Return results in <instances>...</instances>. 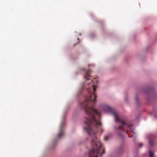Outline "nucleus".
<instances>
[{
	"instance_id": "1",
	"label": "nucleus",
	"mask_w": 157,
	"mask_h": 157,
	"mask_svg": "<svg viewBox=\"0 0 157 157\" xmlns=\"http://www.w3.org/2000/svg\"><path fill=\"white\" fill-rule=\"evenodd\" d=\"M95 102H82L80 106L85 109V117L83 121L85 123L84 129L90 136L92 137L91 145L92 149L90 151V157H98L102 147L101 143L96 137L95 129L101 125L100 119V113L95 109L94 106Z\"/></svg>"
},
{
	"instance_id": "2",
	"label": "nucleus",
	"mask_w": 157,
	"mask_h": 157,
	"mask_svg": "<svg viewBox=\"0 0 157 157\" xmlns=\"http://www.w3.org/2000/svg\"><path fill=\"white\" fill-rule=\"evenodd\" d=\"M105 109L106 111L109 112L112 114L116 122L121 123L122 125L124 127L121 126H119L118 128L116 127H115V129L117 131H118V130L121 131H123L125 127H127L128 129H129L130 127L129 125L118 117L116 112L113 109L110 107L108 106H105Z\"/></svg>"
},
{
	"instance_id": "3",
	"label": "nucleus",
	"mask_w": 157,
	"mask_h": 157,
	"mask_svg": "<svg viewBox=\"0 0 157 157\" xmlns=\"http://www.w3.org/2000/svg\"><path fill=\"white\" fill-rule=\"evenodd\" d=\"M64 125V124L63 123L61 125L58 134L57 136V138L59 139L62 137L64 135V131L63 130V126Z\"/></svg>"
},
{
	"instance_id": "4",
	"label": "nucleus",
	"mask_w": 157,
	"mask_h": 157,
	"mask_svg": "<svg viewBox=\"0 0 157 157\" xmlns=\"http://www.w3.org/2000/svg\"><path fill=\"white\" fill-rule=\"evenodd\" d=\"M91 73V71L90 70H89L86 71V74L84 75V78L86 79L87 80H88L91 79V76L90 75V74Z\"/></svg>"
},
{
	"instance_id": "5",
	"label": "nucleus",
	"mask_w": 157,
	"mask_h": 157,
	"mask_svg": "<svg viewBox=\"0 0 157 157\" xmlns=\"http://www.w3.org/2000/svg\"><path fill=\"white\" fill-rule=\"evenodd\" d=\"M150 157H153L154 155V153L151 151H150L149 153Z\"/></svg>"
},
{
	"instance_id": "6",
	"label": "nucleus",
	"mask_w": 157,
	"mask_h": 157,
	"mask_svg": "<svg viewBox=\"0 0 157 157\" xmlns=\"http://www.w3.org/2000/svg\"><path fill=\"white\" fill-rule=\"evenodd\" d=\"M149 143L151 145H152L153 143V140L151 139L149 140Z\"/></svg>"
},
{
	"instance_id": "7",
	"label": "nucleus",
	"mask_w": 157,
	"mask_h": 157,
	"mask_svg": "<svg viewBox=\"0 0 157 157\" xmlns=\"http://www.w3.org/2000/svg\"><path fill=\"white\" fill-rule=\"evenodd\" d=\"M109 138V137L108 136H105L104 137V140L105 141L107 140Z\"/></svg>"
},
{
	"instance_id": "8",
	"label": "nucleus",
	"mask_w": 157,
	"mask_h": 157,
	"mask_svg": "<svg viewBox=\"0 0 157 157\" xmlns=\"http://www.w3.org/2000/svg\"><path fill=\"white\" fill-rule=\"evenodd\" d=\"M142 145H143V144H142V143H140V145H139V146L140 147H141L142 146Z\"/></svg>"
},
{
	"instance_id": "9",
	"label": "nucleus",
	"mask_w": 157,
	"mask_h": 157,
	"mask_svg": "<svg viewBox=\"0 0 157 157\" xmlns=\"http://www.w3.org/2000/svg\"><path fill=\"white\" fill-rule=\"evenodd\" d=\"M118 135L119 136H121V134L120 133H119L118 132Z\"/></svg>"
},
{
	"instance_id": "10",
	"label": "nucleus",
	"mask_w": 157,
	"mask_h": 157,
	"mask_svg": "<svg viewBox=\"0 0 157 157\" xmlns=\"http://www.w3.org/2000/svg\"><path fill=\"white\" fill-rule=\"evenodd\" d=\"M104 152H105L103 150V153H101V155H102L104 153Z\"/></svg>"
},
{
	"instance_id": "11",
	"label": "nucleus",
	"mask_w": 157,
	"mask_h": 157,
	"mask_svg": "<svg viewBox=\"0 0 157 157\" xmlns=\"http://www.w3.org/2000/svg\"><path fill=\"white\" fill-rule=\"evenodd\" d=\"M78 40H79V38H78Z\"/></svg>"
}]
</instances>
